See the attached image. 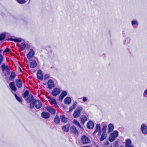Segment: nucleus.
I'll list each match as a JSON object with an SVG mask.
<instances>
[{
	"label": "nucleus",
	"mask_w": 147,
	"mask_h": 147,
	"mask_svg": "<svg viewBox=\"0 0 147 147\" xmlns=\"http://www.w3.org/2000/svg\"><path fill=\"white\" fill-rule=\"evenodd\" d=\"M109 147H112V146H109Z\"/></svg>",
	"instance_id": "nucleus-55"
},
{
	"label": "nucleus",
	"mask_w": 147,
	"mask_h": 147,
	"mask_svg": "<svg viewBox=\"0 0 147 147\" xmlns=\"http://www.w3.org/2000/svg\"><path fill=\"white\" fill-rule=\"evenodd\" d=\"M34 103L35 104V107L37 109L40 108L42 106V104L39 100H35Z\"/></svg>",
	"instance_id": "nucleus-6"
},
{
	"label": "nucleus",
	"mask_w": 147,
	"mask_h": 147,
	"mask_svg": "<svg viewBox=\"0 0 147 147\" xmlns=\"http://www.w3.org/2000/svg\"><path fill=\"white\" fill-rule=\"evenodd\" d=\"M54 121L55 123L57 124L59 123V122L60 120L59 117L57 115H56L54 119Z\"/></svg>",
	"instance_id": "nucleus-30"
},
{
	"label": "nucleus",
	"mask_w": 147,
	"mask_h": 147,
	"mask_svg": "<svg viewBox=\"0 0 147 147\" xmlns=\"http://www.w3.org/2000/svg\"><path fill=\"white\" fill-rule=\"evenodd\" d=\"M83 147H89L88 146H84Z\"/></svg>",
	"instance_id": "nucleus-53"
},
{
	"label": "nucleus",
	"mask_w": 147,
	"mask_h": 147,
	"mask_svg": "<svg viewBox=\"0 0 147 147\" xmlns=\"http://www.w3.org/2000/svg\"><path fill=\"white\" fill-rule=\"evenodd\" d=\"M104 144L106 146H108L109 144V142L108 141L105 142L104 143Z\"/></svg>",
	"instance_id": "nucleus-49"
},
{
	"label": "nucleus",
	"mask_w": 147,
	"mask_h": 147,
	"mask_svg": "<svg viewBox=\"0 0 147 147\" xmlns=\"http://www.w3.org/2000/svg\"><path fill=\"white\" fill-rule=\"evenodd\" d=\"M3 57L1 54H0V63L1 64L2 63L3 59Z\"/></svg>",
	"instance_id": "nucleus-43"
},
{
	"label": "nucleus",
	"mask_w": 147,
	"mask_h": 147,
	"mask_svg": "<svg viewBox=\"0 0 147 147\" xmlns=\"http://www.w3.org/2000/svg\"><path fill=\"white\" fill-rule=\"evenodd\" d=\"M9 86L11 89L14 91L16 90L17 89L15 86V83L14 82H10L9 84Z\"/></svg>",
	"instance_id": "nucleus-16"
},
{
	"label": "nucleus",
	"mask_w": 147,
	"mask_h": 147,
	"mask_svg": "<svg viewBox=\"0 0 147 147\" xmlns=\"http://www.w3.org/2000/svg\"><path fill=\"white\" fill-rule=\"evenodd\" d=\"M97 147H99L98 146H97Z\"/></svg>",
	"instance_id": "nucleus-56"
},
{
	"label": "nucleus",
	"mask_w": 147,
	"mask_h": 147,
	"mask_svg": "<svg viewBox=\"0 0 147 147\" xmlns=\"http://www.w3.org/2000/svg\"><path fill=\"white\" fill-rule=\"evenodd\" d=\"M14 95L16 99L18 101L20 102H22V99L19 97L16 94H15Z\"/></svg>",
	"instance_id": "nucleus-35"
},
{
	"label": "nucleus",
	"mask_w": 147,
	"mask_h": 147,
	"mask_svg": "<svg viewBox=\"0 0 147 147\" xmlns=\"http://www.w3.org/2000/svg\"><path fill=\"white\" fill-rule=\"evenodd\" d=\"M143 95L144 97L147 98V89L144 90L143 93Z\"/></svg>",
	"instance_id": "nucleus-40"
},
{
	"label": "nucleus",
	"mask_w": 147,
	"mask_h": 147,
	"mask_svg": "<svg viewBox=\"0 0 147 147\" xmlns=\"http://www.w3.org/2000/svg\"><path fill=\"white\" fill-rule=\"evenodd\" d=\"M98 131V135L99 136L101 134V131L100 125L99 124H97L96 125V129L94 133H93V135H94L96 133H97Z\"/></svg>",
	"instance_id": "nucleus-7"
},
{
	"label": "nucleus",
	"mask_w": 147,
	"mask_h": 147,
	"mask_svg": "<svg viewBox=\"0 0 147 147\" xmlns=\"http://www.w3.org/2000/svg\"><path fill=\"white\" fill-rule=\"evenodd\" d=\"M8 40L14 41L16 42H21V39L20 38H9Z\"/></svg>",
	"instance_id": "nucleus-21"
},
{
	"label": "nucleus",
	"mask_w": 147,
	"mask_h": 147,
	"mask_svg": "<svg viewBox=\"0 0 147 147\" xmlns=\"http://www.w3.org/2000/svg\"><path fill=\"white\" fill-rule=\"evenodd\" d=\"M64 97L62 94H61L59 96V99L60 100H62Z\"/></svg>",
	"instance_id": "nucleus-46"
},
{
	"label": "nucleus",
	"mask_w": 147,
	"mask_h": 147,
	"mask_svg": "<svg viewBox=\"0 0 147 147\" xmlns=\"http://www.w3.org/2000/svg\"><path fill=\"white\" fill-rule=\"evenodd\" d=\"M4 71V73L5 76H8L10 74V69L9 67H7V68Z\"/></svg>",
	"instance_id": "nucleus-23"
},
{
	"label": "nucleus",
	"mask_w": 147,
	"mask_h": 147,
	"mask_svg": "<svg viewBox=\"0 0 147 147\" xmlns=\"http://www.w3.org/2000/svg\"><path fill=\"white\" fill-rule=\"evenodd\" d=\"M118 135V132L117 131H115L109 136V140L111 142H113Z\"/></svg>",
	"instance_id": "nucleus-1"
},
{
	"label": "nucleus",
	"mask_w": 147,
	"mask_h": 147,
	"mask_svg": "<svg viewBox=\"0 0 147 147\" xmlns=\"http://www.w3.org/2000/svg\"><path fill=\"white\" fill-rule=\"evenodd\" d=\"M37 65V63L34 60H31L30 61V67L33 68L36 67Z\"/></svg>",
	"instance_id": "nucleus-13"
},
{
	"label": "nucleus",
	"mask_w": 147,
	"mask_h": 147,
	"mask_svg": "<svg viewBox=\"0 0 147 147\" xmlns=\"http://www.w3.org/2000/svg\"><path fill=\"white\" fill-rule=\"evenodd\" d=\"M107 134L106 133H103L101 135L100 138V140L101 141H103L107 137Z\"/></svg>",
	"instance_id": "nucleus-25"
},
{
	"label": "nucleus",
	"mask_w": 147,
	"mask_h": 147,
	"mask_svg": "<svg viewBox=\"0 0 147 147\" xmlns=\"http://www.w3.org/2000/svg\"><path fill=\"white\" fill-rule=\"evenodd\" d=\"M34 53V52L33 49H30L27 55V58L29 60L30 59L33 57Z\"/></svg>",
	"instance_id": "nucleus-5"
},
{
	"label": "nucleus",
	"mask_w": 147,
	"mask_h": 147,
	"mask_svg": "<svg viewBox=\"0 0 147 147\" xmlns=\"http://www.w3.org/2000/svg\"><path fill=\"white\" fill-rule=\"evenodd\" d=\"M9 51V49L8 48H7L3 52L4 53H6V52H8Z\"/></svg>",
	"instance_id": "nucleus-47"
},
{
	"label": "nucleus",
	"mask_w": 147,
	"mask_h": 147,
	"mask_svg": "<svg viewBox=\"0 0 147 147\" xmlns=\"http://www.w3.org/2000/svg\"><path fill=\"white\" fill-rule=\"evenodd\" d=\"M74 109V108L72 107V106H71L69 108V112L71 111V110H72Z\"/></svg>",
	"instance_id": "nucleus-51"
},
{
	"label": "nucleus",
	"mask_w": 147,
	"mask_h": 147,
	"mask_svg": "<svg viewBox=\"0 0 147 147\" xmlns=\"http://www.w3.org/2000/svg\"><path fill=\"white\" fill-rule=\"evenodd\" d=\"M70 130L75 134H78L79 133L76 128L74 126H72L70 128Z\"/></svg>",
	"instance_id": "nucleus-14"
},
{
	"label": "nucleus",
	"mask_w": 147,
	"mask_h": 147,
	"mask_svg": "<svg viewBox=\"0 0 147 147\" xmlns=\"http://www.w3.org/2000/svg\"><path fill=\"white\" fill-rule=\"evenodd\" d=\"M41 116L43 118L47 119L49 117L50 115L48 112H43L41 113Z\"/></svg>",
	"instance_id": "nucleus-15"
},
{
	"label": "nucleus",
	"mask_w": 147,
	"mask_h": 147,
	"mask_svg": "<svg viewBox=\"0 0 147 147\" xmlns=\"http://www.w3.org/2000/svg\"><path fill=\"white\" fill-rule=\"evenodd\" d=\"M60 92V90L59 88H55L53 90L51 94L53 96H56L59 94Z\"/></svg>",
	"instance_id": "nucleus-4"
},
{
	"label": "nucleus",
	"mask_w": 147,
	"mask_h": 147,
	"mask_svg": "<svg viewBox=\"0 0 147 147\" xmlns=\"http://www.w3.org/2000/svg\"><path fill=\"white\" fill-rule=\"evenodd\" d=\"M81 123L84 124L85 122L87 120V118L84 115L82 116L81 117Z\"/></svg>",
	"instance_id": "nucleus-26"
},
{
	"label": "nucleus",
	"mask_w": 147,
	"mask_h": 147,
	"mask_svg": "<svg viewBox=\"0 0 147 147\" xmlns=\"http://www.w3.org/2000/svg\"><path fill=\"white\" fill-rule=\"evenodd\" d=\"M50 76L48 74H46L45 75L44 77V79L45 80H46L48 79L49 77Z\"/></svg>",
	"instance_id": "nucleus-44"
},
{
	"label": "nucleus",
	"mask_w": 147,
	"mask_h": 147,
	"mask_svg": "<svg viewBox=\"0 0 147 147\" xmlns=\"http://www.w3.org/2000/svg\"><path fill=\"white\" fill-rule=\"evenodd\" d=\"M64 101L65 104L69 105L71 102V98L69 97H67L64 99Z\"/></svg>",
	"instance_id": "nucleus-18"
},
{
	"label": "nucleus",
	"mask_w": 147,
	"mask_h": 147,
	"mask_svg": "<svg viewBox=\"0 0 147 147\" xmlns=\"http://www.w3.org/2000/svg\"><path fill=\"white\" fill-rule=\"evenodd\" d=\"M6 34L4 33H2L0 34V40H3L5 38Z\"/></svg>",
	"instance_id": "nucleus-31"
},
{
	"label": "nucleus",
	"mask_w": 147,
	"mask_h": 147,
	"mask_svg": "<svg viewBox=\"0 0 147 147\" xmlns=\"http://www.w3.org/2000/svg\"><path fill=\"white\" fill-rule=\"evenodd\" d=\"M141 129L143 134H147V126L144 124L142 125L141 126Z\"/></svg>",
	"instance_id": "nucleus-8"
},
{
	"label": "nucleus",
	"mask_w": 147,
	"mask_h": 147,
	"mask_svg": "<svg viewBox=\"0 0 147 147\" xmlns=\"http://www.w3.org/2000/svg\"><path fill=\"white\" fill-rule=\"evenodd\" d=\"M81 140L82 143L84 144H89L90 142V139L85 135L82 136Z\"/></svg>",
	"instance_id": "nucleus-3"
},
{
	"label": "nucleus",
	"mask_w": 147,
	"mask_h": 147,
	"mask_svg": "<svg viewBox=\"0 0 147 147\" xmlns=\"http://www.w3.org/2000/svg\"><path fill=\"white\" fill-rule=\"evenodd\" d=\"M17 87L19 88H20L22 87V82L20 80H17L16 82Z\"/></svg>",
	"instance_id": "nucleus-24"
},
{
	"label": "nucleus",
	"mask_w": 147,
	"mask_h": 147,
	"mask_svg": "<svg viewBox=\"0 0 147 147\" xmlns=\"http://www.w3.org/2000/svg\"><path fill=\"white\" fill-rule=\"evenodd\" d=\"M61 121L63 122L66 123L67 121V119L63 115H62L60 117Z\"/></svg>",
	"instance_id": "nucleus-29"
},
{
	"label": "nucleus",
	"mask_w": 147,
	"mask_h": 147,
	"mask_svg": "<svg viewBox=\"0 0 147 147\" xmlns=\"http://www.w3.org/2000/svg\"><path fill=\"white\" fill-rule=\"evenodd\" d=\"M114 129V127L113 125L111 123H110L108 127V133H109L112 131Z\"/></svg>",
	"instance_id": "nucleus-19"
},
{
	"label": "nucleus",
	"mask_w": 147,
	"mask_h": 147,
	"mask_svg": "<svg viewBox=\"0 0 147 147\" xmlns=\"http://www.w3.org/2000/svg\"><path fill=\"white\" fill-rule=\"evenodd\" d=\"M20 71H22V70H21V68H20Z\"/></svg>",
	"instance_id": "nucleus-54"
},
{
	"label": "nucleus",
	"mask_w": 147,
	"mask_h": 147,
	"mask_svg": "<svg viewBox=\"0 0 147 147\" xmlns=\"http://www.w3.org/2000/svg\"><path fill=\"white\" fill-rule=\"evenodd\" d=\"M64 97H65L67 95V92L66 91H63L61 94Z\"/></svg>",
	"instance_id": "nucleus-42"
},
{
	"label": "nucleus",
	"mask_w": 147,
	"mask_h": 147,
	"mask_svg": "<svg viewBox=\"0 0 147 147\" xmlns=\"http://www.w3.org/2000/svg\"><path fill=\"white\" fill-rule=\"evenodd\" d=\"M46 109L51 113L53 114H54L55 113V111L53 108L51 107H46Z\"/></svg>",
	"instance_id": "nucleus-20"
},
{
	"label": "nucleus",
	"mask_w": 147,
	"mask_h": 147,
	"mask_svg": "<svg viewBox=\"0 0 147 147\" xmlns=\"http://www.w3.org/2000/svg\"><path fill=\"white\" fill-rule=\"evenodd\" d=\"M37 76L38 78L40 79V80H43V77L42 73L41 70H39L38 71Z\"/></svg>",
	"instance_id": "nucleus-12"
},
{
	"label": "nucleus",
	"mask_w": 147,
	"mask_h": 147,
	"mask_svg": "<svg viewBox=\"0 0 147 147\" xmlns=\"http://www.w3.org/2000/svg\"><path fill=\"white\" fill-rule=\"evenodd\" d=\"M131 141L129 139H127L125 142V147L131 145Z\"/></svg>",
	"instance_id": "nucleus-27"
},
{
	"label": "nucleus",
	"mask_w": 147,
	"mask_h": 147,
	"mask_svg": "<svg viewBox=\"0 0 147 147\" xmlns=\"http://www.w3.org/2000/svg\"><path fill=\"white\" fill-rule=\"evenodd\" d=\"M49 100L51 104H54L55 107H58L57 104L55 99L51 98L49 99Z\"/></svg>",
	"instance_id": "nucleus-17"
},
{
	"label": "nucleus",
	"mask_w": 147,
	"mask_h": 147,
	"mask_svg": "<svg viewBox=\"0 0 147 147\" xmlns=\"http://www.w3.org/2000/svg\"><path fill=\"white\" fill-rule=\"evenodd\" d=\"M94 123L91 121H89L87 124V127L89 129H92L94 127Z\"/></svg>",
	"instance_id": "nucleus-11"
},
{
	"label": "nucleus",
	"mask_w": 147,
	"mask_h": 147,
	"mask_svg": "<svg viewBox=\"0 0 147 147\" xmlns=\"http://www.w3.org/2000/svg\"><path fill=\"white\" fill-rule=\"evenodd\" d=\"M17 2L20 4H24L26 2L25 0H16Z\"/></svg>",
	"instance_id": "nucleus-39"
},
{
	"label": "nucleus",
	"mask_w": 147,
	"mask_h": 147,
	"mask_svg": "<svg viewBox=\"0 0 147 147\" xmlns=\"http://www.w3.org/2000/svg\"><path fill=\"white\" fill-rule=\"evenodd\" d=\"M77 102L75 101L74 102V104L73 105L75 106L76 107L77 105Z\"/></svg>",
	"instance_id": "nucleus-50"
},
{
	"label": "nucleus",
	"mask_w": 147,
	"mask_h": 147,
	"mask_svg": "<svg viewBox=\"0 0 147 147\" xmlns=\"http://www.w3.org/2000/svg\"><path fill=\"white\" fill-rule=\"evenodd\" d=\"M72 106L74 108V109L76 107L73 105Z\"/></svg>",
	"instance_id": "nucleus-52"
},
{
	"label": "nucleus",
	"mask_w": 147,
	"mask_h": 147,
	"mask_svg": "<svg viewBox=\"0 0 147 147\" xmlns=\"http://www.w3.org/2000/svg\"><path fill=\"white\" fill-rule=\"evenodd\" d=\"M21 48L23 50H24L26 47V45L24 42H22L20 46Z\"/></svg>",
	"instance_id": "nucleus-36"
},
{
	"label": "nucleus",
	"mask_w": 147,
	"mask_h": 147,
	"mask_svg": "<svg viewBox=\"0 0 147 147\" xmlns=\"http://www.w3.org/2000/svg\"><path fill=\"white\" fill-rule=\"evenodd\" d=\"M107 127V126L106 125H104L103 126L102 131L103 133H106V130Z\"/></svg>",
	"instance_id": "nucleus-38"
},
{
	"label": "nucleus",
	"mask_w": 147,
	"mask_h": 147,
	"mask_svg": "<svg viewBox=\"0 0 147 147\" xmlns=\"http://www.w3.org/2000/svg\"><path fill=\"white\" fill-rule=\"evenodd\" d=\"M7 67H8V66H6L4 63H3L1 65V67L3 71H4L7 68Z\"/></svg>",
	"instance_id": "nucleus-34"
},
{
	"label": "nucleus",
	"mask_w": 147,
	"mask_h": 147,
	"mask_svg": "<svg viewBox=\"0 0 147 147\" xmlns=\"http://www.w3.org/2000/svg\"><path fill=\"white\" fill-rule=\"evenodd\" d=\"M118 140H117L115 142L113 147H119L118 145Z\"/></svg>",
	"instance_id": "nucleus-41"
},
{
	"label": "nucleus",
	"mask_w": 147,
	"mask_h": 147,
	"mask_svg": "<svg viewBox=\"0 0 147 147\" xmlns=\"http://www.w3.org/2000/svg\"><path fill=\"white\" fill-rule=\"evenodd\" d=\"M69 125L67 124L63 126L62 127V129L63 131L67 132L69 131Z\"/></svg>",
	"instance_id": "nucleus-22"
},
{
	"label": "nucleus",
	"mask_w": 147,
	"mask_h": 147,
	"mask_svg": "<svg viewBox=\"0 0 147 147\" xmlns=\"http://www.w3.org/2000/svg\"><path fill=\"white\" fill-rule=\"evenodd\" d=\"M131 24L132 25H134L135 24H137L138 23L137 21L133 20L132 21Z\"/></svg>",
	"instance_id": "nucleus-45"
},
{
	"label": "nucleus",
	"mask_w": 147,
	"mask_h": 147,
	"mask_svg": "<svg viewBox=\"0 0 147 147\" xmlns=\"http://www.w3.org/2000/svg\"><path fill=\"white\" fill-rule=\"evenodd\" d=\"M48 88L49 89H51L55 87V84L53 81L51 80H49L47 82Z\"/></svg>",
	"instance_id": "nucleus-10"
},
{
	"label": "nucleus",
	"mask_w": 147,
	"mask_h": 147,
	"mask_svg": "<svg viewBox=\"0 0 147 147\" xmlns=\"http://www.w3.org/2000/svg\"><path fill=\"white\" fill-rule=\"evenodd\" d=\"M74 123L77 126H78V127H79L80 128H82V127H81V126L80 124L76 120H74Z\"/></svg>",
	"instance_id": "nucleus-33"
},
{
	"label": "nucleus",
	"mask_w": 147,
	"mask_h": 147,
	"mask_svg": "<svg viewBox=\"0 0 147 147\" xmlns=\"http://www.w3.org/2000/svg\"><path fill=\"white\" fill-rule=\"evenodd\" d=\"M29 91L28 90H26L23 94V97L24 98H26L29 96Z\"/></svg>",
	"instance_id": "nucleus-32"
},
{
	"label": "nucleus",
	"mask_w": 147,
	"mask_h": 147,
	"mask_svg": "<svg viewBox=\"0 0 147 147\" xmlns=\"http://www.w3.org/2000/svg\"><path fill=\"white\" fill-rule=\"evenodd\" d=\"M30 107L31 109L34 108V106H35V104L34 103V101H32L31 102Z\"/></svg>",
	"instance_id": "nucleus-37"
},
{
	"label": "nucleus",
	"mask_w": 147,
	"mask_h": 147,
	"mask_svg": "<svg viewBox=\"0 0 147 147\" xmlns=\"http://www.w3.org/2000/svg\"><path fill=\"white\" fill-rule=\"evenodd\" d=\"M16 76V74L15 72H12L11 74L9 77V79L10 80H11L14 79Z\"/></svg>",
	"instance_id": "nucleus-28"
},
{
	"label": "nucleus",
	"mask_w": 147,
	"mask_h": 147,
	"mask_svg": "<svg viewBox=\"0 0 147 147\" xmlns=\"http://www.w3.org/2000/svg\"><path fill=\"white\" fill-rule=\"evenodd\" d=\"M83 110L81 107H78L73 113V116L75 118L79 117L80 115V112Z\"/></svg>",
	"instance_id": "nucleus-2"
},
{
	"label": "nucleus",
	"mask_w": 147,
	"mask_h": 147,
	"mask_svg": "<svg viewBox=\"0 0 147 147\" xmlns=\"http://www.w3.org/2000/svg\"><path fill=\"white\" fill-rule=\"evenodd\" d=\"M82 100L84 102H86L87 101V99L86 97H83L82 98Z\"/></svg>",
	"instance_id": "nucleus-48"
},
{
	"label": "nucleus",
	"mask_w": 147,
	"mask_h": 147,
	"mask_svg": "<svg viewBox=\"0 0 147 147\" xmlns=\"http://www.w3.org/2000/svg\"><path fill=\"white\" fill-rule=\"evenodd\" d=\"M35 100L34 98V97L31 94H29L26 99V101L28 103H31L32 101H34Z\"/></svg>",
	"instance_id": "nucleus-9"
}]
</instances>
